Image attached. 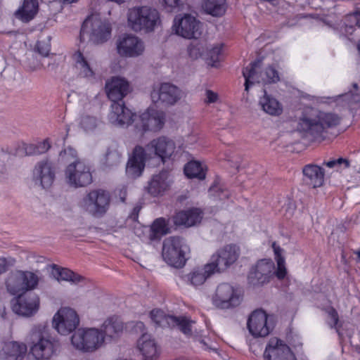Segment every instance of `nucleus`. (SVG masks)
Listing matches in <instances>:
<instances>
[{
  "instance_id": "nucleus-32",
  "label": "nucleus",
  "mask_w": 360,
  "mask_h": 360,
  "mask_svg": "<svg viewBox=\"0 0 360 360\" xmlns=\"http://www.w3.org/2000/svg\"><path fill=\"white\" fill-rule=\"evenodd\" d=\"M103 337V344L106 338L116 339L122 333L123 323L116 317H110L106 319L99 329Z\"/></svg>"
},
{
  "instance_id": "nucleus-49",
  "label": "nucleus",
  "mask_w": 360,
  "mask_h": 360,
  "mask_svg": "<svg viewBox=\"0 0 360 360\" xmlns=\"http://www.w3.org/2000/svg\"><path fill=\"white\" fill-rule=\"evenodd\" d=\"M349 161L348 159L340 158L335 159V170L341 171L342 169H347L349 167Z\"/></svg>"
},
{
  "instance_id": "nucleus-1",
  "label": "nucleus",
  "mask_w": 360,
  "mask_h": 360,
  "mask_svg": "<svg viewBox=\"0 0 360 360\" xmlns=\"http://www.w3.org/2000/svg\"><path fill=\"white\" fill-rule=\"evenodd\" d=\"M341 117L333 112L321 111L314 108H306L299 117L297 130L314 139L320 138L328 129L338 126Z\"/></svg>"
},
{
  "instance_id": "nucleus-45",
  "label": "nucleus",
  "mask_w": 360,
  "mask_h": 360,
  "mask_svg": "<svg viewBox=\"0 0 360 360\" xmlns=\"http://www.w3.org/2000/svg\"><path fill=\"white\" fill-rule=\"evenodd\" d=\"M59 158L61 162H63L64 163H68V165L70 162H72L75 161H81V160H79L77 158V151L71 147H68V148H65L63 150H62L60 153Z\"/></svg>"
},
{
  "instance_id": "nucleus-10",
  "label": "nucleus",
  "mask_w": 360,
  "mask_h": 360,
  "mask_svg": "<svg viewBox=\"0 0 360 360\" xmlns=\"http://www.w3.org/2000/svg\"><path fill=\"white\" fill-rule=\"evenodd\" d=\"M67 183L72 187H84L92 181L90 167L82 160L70 162L65 170Z\"/></svg>"
},
{
  "instance_id": "nucleus-63",
  "label": "nucleus",
  "mask_w": 360,
  "mask_h": 360,
  "mask_svg": "<svg viewBox=\"0 0 360 360\" xmlns=\"http://www.w3.org/2000/svg\"><path fill=\"white\" fill-rule=\"evenodd\" d=\"M354 88H356V87H357V84H354Z\"/></svg>"
},
{
  "instance_id": "nucleus-6",
  "label": "nucleus",
  "mask_w": 360,
  "mask_h": 360,
  "mask_svg": "<svg viewBox=\"0 0 360 360\" xmlns=\"http://www.w3.org/2000/svg\"><path fill=\"white\" fill-rule=\"evenodd\" d=\"M188 246L180 237H169L163 242L162 256L164 261L174 268H182L186 262Z\"/></svg>"
},
{
  "instance_id": "nucleus-27",
  "label": "nucleus",
  "mask_w": 360,
  "mask_h": 360,
  "mask_svg": "<svg viewBox=\"0 0 360 360\" xmlns=\"http://www.w3.org/2000/svg\"><path fill=\"white\" fill-rule=\"evenodd\" d=\"M55 168L51 162L43 160L39 162L33 170V176L39 181L44 188H49L55 179Z\"/></svg>"
},
{
  "instance_id": "nucleus-47",
  "label": "nucleus",
  "mask_w": 360,
  "mask_h": 360,
  "mask_svg": "<svg viewBox=\"0 0 360 360\" xmlns=\"http://www.w3.org/2000/svg\"><path fill=\"white\" fill-rule=\"evenodd\" d=\"M276 263L277 270L276 271H274V275L276 274L278 279H283L287 274L284 257H279L277 259Z\"/></svg>"
},
{
  "instance_id": "nucleus-21",
  "label": "nucleus",
  "mask_w": 360,
  "mask_h": 360,
  "mask_svg": "<svg viewBox=\"0 0 360 360\" xmlns=\"http://www.w3.org/2000/svg\"><path fill=\"white\" fill-rule=\"evenodd\" d=\"M117 53L121 56L137 57L143 54L145 50L143 41L133 34H125L117 42Z\"/></svg>"
},
{
  "instance_id": "nucleus-31",
  "label": "nucleus",
  "mask_w": 360,
  "mask_h": 360,
  "mask_svg": "<svg viewBox=\"0 0 360 360\" xmlns=\"http://www.w3.org/2000/svg\"><path fill=\"white\" fill-rule=\"evenodd\" d=\"M137 347L146 360H153L158 357V345L150 334L144 333L137 342Z\"/></svg>"
},
{
  "instance_id": "nucleus-18",
  "label": "nucleus",
  "mask_w": 360,
  "mask_h": 360,
  "mask_svg": "<svg viewBox=\"0 0 360 360\" xmlns=\"http://www.w3.org/2000/svg\"><path fill=\"white\" fill-rule=\"evenodd\" d=\"M275 266L270 259H262L252 268L248 275V282L253 286H262L270 281Z\"/></svg>"
},
{
  "instance_id": "nucleus-19",
  "label": "nucleus",
  "mask_w": 360,
  "mask_h": 360,
  "mask_svg": "<svg viewBox=\"0 0 360 360\" xmlns=\"http://www.w3.org/2000/svg\"><path fill=\"white\" fill-rule=\"evenodd\" d=\"M144 149L150 159L158 156L162 161H165V159L171 158L174 154L176 146L172 140L165 136H160L152 140Z\"/></svg>"
},
{
  "instance_id": "nucleus-55",
  "label": "nucleus",
  "mask_w": 360,
  "mask_h": 360,
  "mask_svg": "<svg viewBox=\"0 0 360 360\" xmlns=\"http://www.w3.org/2000/svg\"><path fill=\"white\" fill-rule=\"evenodd\" d=\"M8 269V261L5 257H0V275Z\"/></svg>"
},
{
  "instance_id": "nucleus-42",
  "label": "nucleus",
  "mask_w": 360,
  "mask_h": 360,
  "mask_svg": "<svg viewBox=\"0 0 360 360\" xmlns=\"http://www.w3.org/2000/svg\"><path fill=\"white\" fill-rule=\"evenodd\" d=\"M151 240L158 239L169 232V228L166 221L163 218H159L154 221L150 228Z\"/></svg>"
},
{
  "instance_id": "nucleus-38",
  "label": "nucleus",
  "mask_w": 360,
  "mask_h": 360,
  "mask_svg": "<svg viewBox=\"0 0 360 360\" xmlns=\"http://www.w3.org/2000/svg\"><path fill=\"white\" fill-rule=\"evenodd\" d=\"M226 0H204L202 8L205 11L212 16H221L225 13Z\"/></svg>"
},
{
  "instance_id": "nucleus-53",
  "label": "nucleus",
  "mask_w": 360,
  "mask_h": 360,
  "mask_svg": "<svg viewBox=\"0 0 360 360\" xmlns=\"http://www.w3.org/2000/svg\"><path fill=\"white\" fill-rule=\"evenodd\" d=\"M348 20L352 23H355L356 26L360 27V13L356 12L348 16Z\"/></svg>"
},
{
  "instance_id": "nucleus-58",
  "label": "nucleus",
  "mask_w": 360,
  "mask_h": 360,
  "mask_svg": "<svg viewBox=\"0 0 360 360\" xmlns=\"http://www.w3.org/2000/svg\"><path fill=\"white\" fill-rule=\"evenodd\" d=\"M323 165L328 168L335 169V159L324 161Z\"/></svg>"
},
{
  "instance_id": "nucleus-25",
  "label": "nucleus",
  "mask_w": 360,
  "mask_h": 360,
  "mask_svg": "<svg viewBox=\"0 0 360 360\" xmlns=\"http://www.w3.org/2000/svg\"><path fill=\"white\" fill-rule=\"evenodd\" d=\"M170 186L171 181L169 179L168 172L162 171L152 176L145 189L151 196L159 197L162 196Z\"/></svg>"
},
{
  "instance_id": "nucleus-48",
  "label": "nucleus",
  "mask_w": 360,
  "mask_h": 360,
  "mask_svg": "<svg viewBox=\"0 0 360 360\" xmlns=\"http://www.w3.org/2000/svg\"><path fill=\"white\" fill-rule=\"evenodd\" d=\"M222 44H217L212 47L208 51V57L212 62V65H214V63L219 61V57L221 51Z\"/></svg>"
},
{
  "instance_id": "nucleus-23",
  "label": "nucleus",
  "mask_w": 360,
  "mask_h": 360,
  "mask_svg": "<svg viewBox=\"0 0 360 360\" xmlns=\"http://www.w3.org/2000/svg\"><path fill=\"white\" fill-rule=\"evenodd\" d=\"M110 108L108 119L112 125L122 127L132 123L136 115L125 106L123 101L112 102Z\"/></svg>"
},
{
  "instance_id": "nucleus-7",
  "label": "nucleus",
  "mask_w": 360,
  "mask_h": 360,
  "mask_svg": "<svg viewBox=\"0 0 360 360\" xmlns=\"http://www.w3.org/2000/svg\"><path fill=\"white\" fill-rule=\"evenodd\" d=\"M39 283L37 275L28 271H11L7 276L5 285L7 291L13 295H19L35 289Z\"/></svg>"
},
{
  "instance_id": "nucleus-44",
  "label": "nucleus",
  "mask_w": 360,
  "mask_h": 360,
  "mask_svg": "<svg viewBox=\"0 0 360 360\" xmlns=\"http://www.w3.org/2000/svg\"><path fill=\"white\" fill-rule=\"evenodd\" d=\"M51 148L48 139L39 142L37 145H30L26 148L27 155H39L46 153Z\"/></svg>"
},
{
  "instance_id": "nucleus-61",
  "label": "nucleus",
  "mask_w": 360,
  "mask_h": 360,
  "mask_svg": "<svg viewBox=\"0 0 360 360\" xmlns=\"http://www.w3.org/2000/svg\"><path fill=\"white\" fill-rule=\"evenodd\" d=\"M357 49H358V50H359V51L360 53V39H359V43L357 44Z\"/></svg>"
},
{
  "instance_id": "nucleus-54",
  "label": "nucleus",
  "mask_w": 360,
  "mask_h": 360,
  "mask_svg": "<svg viewBox=\"0 0 360 360\" xmlns=\"http://www.w3.org/2000/svg\"><path fill=\"white\" fill-rule=\"evenodd\" d=\"M188 52L192 58H198L200 56L199 49L193 46H188Z\"/></svg>"
},
{
  "instance_id": "nucleus-59",
  "label": "nucleus",
  "mask_w": 360,
  "mask_h": 360,
  "mask_svg": "<svg viewBox=\"0 0 360 360\" xmlns=\"http://www.w3.org/2000/svg\"><path fill=\"white\" fill-rule=\"evenodd\" d=\"M140 211V207H135L133 210V212L131 214V217L134 218V219H136L138 217L139 212Z\"/></svg>"
},
{
  "instance_id": "nucleus-28",
  "label": "nucleus",
  "mask_w": 360,
  "mask_h": 360,
  "mask_svg": "<svg viewBox=\"0 0 360 360\" xmlns=\"http://www.w3.org/2000/svg\"><path fill=\"white\" fill-rule=\"evenodd\" d=\"M202 218V210L199 208L193 207L177 212L173 216L172 221L176 226L190 227L200 223Z\"/></svg>"
},
{
  "instance_id": "nucleus-5",
  "label": "nucleus",
  "mask_w": 360,
  "mask_h": 360,
  "mask_svg": "<svg viewBox=\"0 0 360 360\" xmlns=\"http://www.w3.org/2000/svg\"><path fill=\"white\" fill-rule=\"evenodd\" d=\"M71 344L80 352H95L104 345L102 332L96 328H79L72 335Z\"/></svg>"
},
{
  "instance_id": "nucleus-34",
  "label": "nucleus",
  "mask_w": 360,
  "mask_h": 360,
  "mask_svg": "<svg viewBox=\"0 0 360 360\" xmlns=\"http://www.w3.org/2000/svg\"><path fill=\"white\" fill-rule=\"evenodd\" d=\"M72 58L75 68L78 70L79 75L87 79H94L95 77V72L91 67L89 62L80 51L75 52L72 56Z\"/></svg>"
},
{
  "instance_id": "nucleus-37",
  "label": "nucleus",
  "mask_w": 360,
  "mask_h": 360,
  "mask_svg": "<svg viewBox=\"0 0 360 360\" xmlns=\"http://www.w3.org/2000/svg\"><path fill=\"white\" fill-rule=\"evenodd\" d=\"M166 321L173 326H177L179 329L186 335H192V324L195 322L186 316H168Z\"/></svg>"
},
{
  "instance_id": "nucleus-50",
  "label": "nucleus",
  "mask_w": 360,
  "mask_h": 360,
  "mask_svg": "<svg viewBox=\"0 0 360 360\" xmlns=\"http://www.w3.org/2000/svg\"><path fill=\"white\" fill-rule=\"evenodd\" d=\"M328 314L330 319L329 324L332 328L335 327L338 324L339 321V317L337 311L334 308H330L328 310Z\"/></svg>"
},
{
  "instance_id": "nucleus-2",
  "label": "nucleus",
  "mask_w": 360,
  "mask_h": 360,
  "mask_svg": "<svg viewBox=\"0 0 360 360\" xmlns=\"http://www.w3.org/2000/svg\"><path fill=\"white\" fill-rule=\"evenodd\" d=\"M30 354L29 360H48L55 353L58 342L52 338L46 326H34L30 333Z\"/></svg>"
},
{
  "instance_id": "nucleus-56",
  "label": "nucleus",
  "mask_w": 360,
  "mask_h": 360,
  "mask_svg": "<svg viewBox=\"0 0 360 360\" xmlns=\"http://www.w3.org/2000/svg\"><path fill=\"white\" fill-rule=\"evenodd\" d=\"M272 248L275 254L276 261H277V259H278L279 257H283L281 255L282 249L279 246H278L275 242L273 243Z\"/></svg>"
},
{
  "instance_id": "nucleus-20",
  "label": "nucleus",
  "mask_w": 360,
  "mask_h": 360,
  "mask_svg": "<svg viewBox=\"0 0 360 360\" xmlns=\"http://www.w3.org/2000/svg\"><path fill=\"white\" fill-rule=\"evenodd\" d=\"M150 159L146 150L141 146H136L130 155L126 165V174L130 179L139 177L145 168L146 161Z\"/></svg>"
},
{
  "instance_id": "nucleus-52",
  "label": "nucleus",
  "mask_w": 360,
  "mask_h": 360,
  "mask_svg": "<svg viewBox=\"0 0 360 360\" xmlns=\"http://www.w3.org/2000/svg\"><path fill=\"white\" fill-rule=\"evenodd\" d=\"M150 317L156 323L160 324L163 318V312L158 309L152 310Z\"/></svg>"
},
{
  "instance_id": "nucleus-46",
  "label": "nucleus",
  "mask_w": 360,
  "mask_h": 360,
  "mask_svg": "<svg viewBox=\"0 0 360 360\" xmlns=\"http://www.w3.org/2000/svg\"><path fill=\"white\" fill-rule=\"evenodd\" d=\"M50 43L46 39L39 40L37 42L35 49L42 56H47L50 51Z\"/></svg>"
},
{
  "instance_id": "nucleus-36",
  "label": "nucleus",
  "mask_w": 360,
  "mask_h": 360,
  "mask_svg": "<svg viewBox=\"0 0 360 360\" xmlns=\"http://www.w3.org/2000/svg\"><path fill=\"white\" fill-rule=\"evenodd\" d=\"M51 274L58 281H65L77 284L84 279L82 276L66 268L53 266Z\"/></svg>"
},
{
  "instance_id": "nucleus-35",
  "label": "nucleus",
  "mask_w": 360,
  "mask_h": 360,
  "mask_svg": "<svg viewBox=\"0 0 360 360\" xmlns=\"http://www.w3.org/2000/svg\"><path fill=\"white\" fill-rule=\"evenodd\" d=\"M264 91V96L259 99V105L262 110L270 115L278 116L281 115L283 112L282 105L275 98L268 95L266 90Z\"/></svg>"
},
{
  "instance_id": "nucleus-16",
  "label": "nucleus",
  "mask_w": 360,
  "mask_h": 360,
  "mask_svg": "<svg viewBox=\"0 0 360 360\" xmlns=\"http://www.w3.org/2000/svg\"><path fill=\"white\" fill-rule=\"evenodd\" d=\"M110 202V195L103 190H94L84 198L86 210L94 216L98 217L106 212Z\"/></svg>"
},
{
  "instance_id": "nucleus-57",
  "label": "nucleus",
  "mask_w": 360,
  "mask_h": 360,
  "mask_svg": "<svg viewBox=\"0 0 360 360\" xmlns=\"http://www.w3.org/2000/svg\"><path fill=\"white\" fill-rule=\"evenodd\" d=\"M165 6H167L170 8H174L178 6L179 0H164Z\"/></svg>"
},
{
  "instance_id": "nucleus-24",
  "label": "nucleus",
  "mask_w": 360,
  "mask_h": 360,
  "mask_svg": "<svg viewBox=\"0 0 360 360\" xmlns=\"http://www.w3.org/2000/svg\"><path fill=\"white\" fill-rule=\"evenodd\" d=\"M105 91L112 102H120L122 101L131 90L129 83L124 78L112 77L106 82Z\"/></svg>"
},
{
  "instance_id": "nucleus-15",
  "label": "nucleus",
  "mask_w": 360,
  "mask_h": 360,
  "mask_svg": "<svg viewBox=\"0 0 360 360\" xmlns=\"http://www.w3.org/2000/svg\"><path fill=\"white\" fill-rule=\"evenodd\" d=\"M39 306V297L34 292L23 293L12 300L13 311L25 317H30L37 314Z\"/></svg>"
},
{
  "instance_id": "nucleus-22",
  "label": "nucleus",
  "mask_w": 360,
  "mask_h": 360,
  "mask_svg": "<svg viewBox=\"0 0 360 360\" xmlns=\"http://www.w3.org/2000/svg\"><path fill=\"white\" fill-rule=\"evenodd\" d=\"M263 356L264 360H296L289 346L276 338L269 340Z\"/></svg>"
},
{
  "instance_id": "nucleus-26",
  "label": "nucleus",
  "mask_w": 360,
  "mask_h": 360,
  "mask_svg": "<svg viewBox=\"0 0 360 360\" xmlns=\"http://www.w3.org/2000/svg\"><path fill=\"white\" fill-rule=\"evenodd\" d=\"M141 127L143 131H157L160 130L165 121V115L162 111L148 108L140 116Z\"/></svg>"
},
{
  "instance_id": "nucleus-12",
  "label": "nucleus",
  "mask_w": 360,
  "mask_h": 360,
  "mask_svg": "<svg viewBox=\"0 0 360 360\" xmlns=\"http://www.w3.org/2000/svg\"><path fill=\"white\" fill-rule=\"evenodd\" d=\"M79 324L77 312L70 307H61L53 316L52 325L57 332L67 335L75 331Z\"/></svg>"
},
{
  "instance_id": "nucleus-40",
  "label": "nucleus",
  "mask_w": 360,
  "mask_h": 360,
  "mask_svg": "<svg viewBox=\"0 0 360 360\" xmlns=\"http://www.w3.org/2000/svg\"><path fill=\"white\" fill-rule=\"evenodd\" d=\"M206 269V264L202 269H194L192 272L186 275L187 281L194 286L203 284L206 279L214 272H209Z\"/></svg>"
},
{
  "instance_id": "nucleus-51",
  "label": "nucleus",
  "mask_w": 360,
  "mask_h": 360,
  "mask_svg": "<svg viewBox=\"0 0 360 360\" xmlns=\"http://www.w3.org/2000/svg\"><path fill=\"white\" fill-rule=\"evenodd\" d=\"M206 98L205 102L207 104L215 103L218 99V95L217 93L212 90H206L205 91Z\"/></svg>"
},
{
  "instance_id": "nucleus-17",
  "label": "nucleus",
  "mask_w": 360,
  "mask_h": 360,
  "mask_svg": "<svg viewBox=\"0 0 360 360\" xmlns=\"http://www.w3.org/2000/svg\"><path fill=\"white\" fill-rule=\"evenodd\" d=\"M248 328L254 337H266L273 330L274 326L268 321V316L262 309L254 311L249 316Z\"/></svg>"
},
{
  "instance_id": "nucleus-64",
  "label": "nucleus",
  "mask_w": 360,
  "mask_h": 360,
  "mask_svg": "<svg viewBox=\"0 0 360 360\" xmlns=\"http://www.w3.org/2000/svg\"><path fill=\"white\" fill-rule=\"evenodd\" d=\"M201 343H202V344L205 345V342H204V340H202V341H201Z\"/></svg>"
},
{
  "instance_id": "nucleus-30",
  "label": "nucleus",
  "mask_w": 360,
  "mask_h": 360,
  "mask_svg": "<svg viewBox=\"0 0 360 360\" xmlns=\"http://www.w3.org/2000/svg\"><path fill=\"white\" fill-rule=\"evenodd\" d=\"M27 350L24 343L15 341L6 342L0 351V360H22Z\"/></svg>"
},
{
  "instance_id": "nucleus-62",
  "label": "nucleus",
  "mask_w": 360,
  "mask_h": 360,
  "mask_svg": "<svg viewBox=\"0 0 360 360\" xmlns=\"http://www.w3.org/2000/svg\"><path fill=\"white\" fill-rule=\"evenodd\" d=\"M357 255H358L359 258H360V250L357 252Z\"/></svg>"
},
{
  "instance_id": "nucleus-11",
  "label": "nucleus",
  "mask_w": 360,
  "mask_h": 360,
  "mask_svg": "<svg viewBox=\"0 0 360 360\" xmlns=\"http://www.w3.org/2000/svg\"><path fill=\"white\" fill-rule=\"evenodd\" d=\"M238 255V248L236 245H226L211 257L206 269L209 272L223 271L237 260Z\"/></svg>"
},
{
  "instance_id": "nucleus-41",
  "label": "nucleus",
  "mask_w": 360,
  "mask_h": 360,
  "mask_svg": "<svg viewBox=\"0 0 360 360\" xmlns=\"http://www.w3.org/2000/svg\"><path fill=\"white\" fill-rule=\"evenodd\" d=\"M121 160V154L115 148H108L103 158L102 164L105 168H112L117 166Z\"/></svg>"
},
{
  "instance_id": "nucleus-4",
  "label": "nucleus",
  "mask_w": 360,
  "mask_h": 360,
  "mask_svg": "<svg viewBox=\"0 0 360 360\" xmlns=\"http://www.w3.org/2000/svg\"><path fill=\"white\" fill-rule=\"evenodd\" d=\"M112 27L110 23L105 20H101L97 15L88 17L81 28L80 41H84L86 36L94 44H102L107 41L111 36Z\"/></svg>"
},
{
  "instance_id": "nucleus-3",
  "label": "nucleus",
  "mask_w": 360,
  "mask_h": 360,
  "mask_svg": "<svg viewBox=\"0 0 360 360\" xmlns=\"http://www.w3.org/2000/svg\"><path fill=\"white\" fill-rule=\"evenodd\" d=\"M127 22L129 27L136 32L150 33L160 25V15L150 6H134L128 11Z\"/></svg>"
},
{
  "instance_id": "nucleus-39",
  "label": "nucleus",
  "mask_w": 360,
  "mask_h": 360,
  "mask_svg": "<svg viewBox=\"0 0 360 360\" xmlns=\"http://www.w3.org/2000/svg\"><path fill=\"white\" fill-rule=\"evenodd\" d=\"M206 168L200 162L191 161L184 167V173L190 179L196 178L203 180L206 176Z\"/></svg>"
},
{
  "instance_id": "nucleus-13",
  "label": "nucleus",
  "mask_w": 360,
  "mask_h": 360,
  "mask_svg": "<svg viewBox=\"0 0 360 360\" xmlns=\"http://www.w3.org/2000/svg\"><path fill=\"white\" fill-rule=\"evenodd\" d=\"M184 95L181 89L169 82H164L154 87L150 93V97L154 103L166 105H174L181 99Z\"/></svg>"
},
{
  "instance_id": "nucleus-43",
  "label": "nucleus",
  "mask_w": 360,
  "mask_h": 360,
  "mask_svg": "<svg viewBox=\"0 0 360 360\" xmlns=\"http://www.w3.org/2000/svg\"><path fill=\"white\" fill-rule=\"evenodd\" d=\"M100 124V121L94 116L84 115L81 117L80 127L85 131H92L96 129Z\"/></svg>"
},
{
  "instance_id": "nucleus-29",
  "label": "nucleus",
  "mask_w": 360,
  "mask_h": 360,
  "mask_svg": "<svg viewBox=\"0 0 360 360\" xmlns=\"http://www.w3.org/2000/svg\"><path fill=\"white\" fill-rule=\"evenodd\" d=\"M304 182L312 188H318L324 183V169L313 164L305 165L302 169Z\"/></svg>"
},
{
  "instance_id": "nucleus-60",
  "label": "nucleus",
  "mask_w": 360,
  "mask_h": 360,
  "mask_svg": "<svg viewBox=\"0 0 360 360\" xmlns=\"http://www.w3.org/2000/svg\"><path fill=\"white\" fill-rule=\"evenodd\" d=\"M59 1L63 4H70L74 2H77V0H59Z\"/></svg>"
},
{
  "instance_id": "nucleus-9",
  "label": "nucleus",
  "mask_w": 360,
  "mask_h": 360,
  "mask_svg": "<svg viewBox=\"0 0 360 360\" xmlns=\"http://www.w3.org/2000/svg\"><path fill=\"white\" fill-rule=\"evenodd\" d=\"M261 63V60H255L243 70V75L245 78V90L247 92L249 91L250 86L255 82L270 84L276 83L280 79L278 71L271 66L266 68L264 72L259 75L257 69L260 68Z\"/></svg>"
},
{
  "instance_id": "nucleus-14",
  "label": "nucleus",
  "mask_w": 360,
  "mask_h": 360,
  "mask_svg": "<svg viewBox=\"0 0 360 360\" xmlns=\"http://www.w3.org/2000/svg\"><path fill=\"white\" fill-rule=\"evenodd\" d=\"M173 28L176 34L186 39H198L202 34L201 23L190 14L176 16Z\"/></svg>"
},
{
  "instance_id": "nucleus-8",
  "label": "nucleus",
  "mask_w": 360,
  "mask_h": 360,
  "mask_svg": "<svg viewBox=\"0 0 360 360\" xmlns=\"http://www.w3.org/2000/svg\"><path fill=\"white\" fill-rule=\"evenodd\" d=\"M242 301L241 290L227 283L219 284L212 297L213 304L221 309L235 308L239 306Z\"/></svg>"
},
{
  "instance_id": "nucleus-33",
  "label": "nucleus",
  "mask_w": 360,
  "mask_h": 360,
  "mask_svg": "<svg viewBox=\"0 0 360 360\" xmlns=\"http://www.w3.org/2000/svg\"><path fill=\"white\" fill-rule=\"evenodd\" d=\"M37 0H22V6L16 11L15 16L24 22L32 20L38 13Z\"/></svg>"
}]
</instances>
